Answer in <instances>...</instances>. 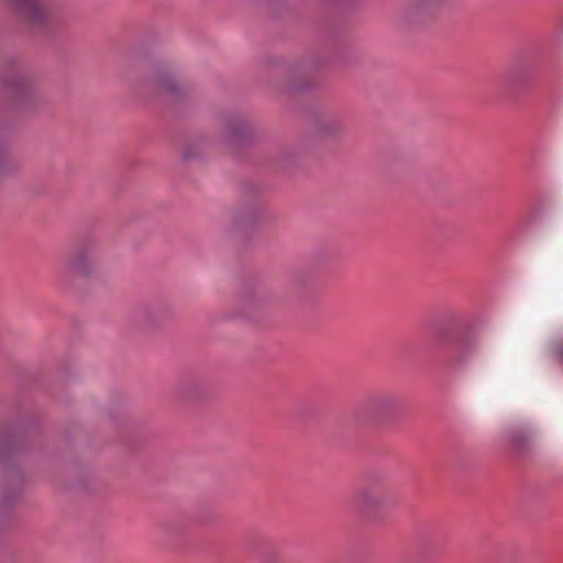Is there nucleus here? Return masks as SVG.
<instances>
[{
	"instance_id": "nucleus-1",
	"label": "nucleus",
	"mask_w": 563,
	"mask_h": 563,
	"mask_svg": "<svg viewBox=\"0 0 563 563\" xmlns=\"http://www.w3.org/2000/svg\"><path fill=\"white\" fill-rule=\"evenodd\" d=\"M27 448V440L19 430H0V526L5 523L18 504L23 474L18 456Z\"/></svg>"
},
{
	"instance_id": "nucleus-2",
	"label": "nucleus",
	"mask_w": 563,
	"mask_h": 563,
	"mask_svg": "<svg viewBox=\"0 0 563 563\" xmlns=\"http://www.w3.org/2000/svg\"><path fill=\"white\" fill-rule=\"evenodd\" d=\"M3 101L7 107L30 111L42 101L37 81L26 74H12L3 82Z\"/></svg>"
},
{
	"instance_id": "nucleus-3",
	"label": "nucleus",
	"mask_w": 563,
	"mask_h": 563,
	"mask_svg": "<svg viewBox=\"0 0 563 563\" xmlns=\"http://www.w3.org/2000/svg\"><path fill=\"white\" fill-rule=\"evenodd\" d=\"M98 241L93 236L78 240L63 260L65 274L82 279H91L97 274L96 253Z\"/></svg>"
},
{
	"instance_id": "nucleus-4",
	"label": "nucleus",
	"mask_w": 563,
	"mask_h": 563,
	"mask_svg": "<svg viewBox=\"0 0 563 563\" xmlns=\"http://www.w3.org/2000/svg\"><path fill=\"white\" fill-rule=\"evenodd\" d=\"M385 482L384 473L378 471L367 473L364 485L355 492L354 496V504L360 511L368 515L388 506L390 496L383 489Z\"/></svg>"
},
{
	"instance_id": "nucleus-5",
	"label": "nucleus",
	"mask_w": 563,
	"mask_h": 563,
	"mask_svg": "<svg viewBox=\"0 0 563 563\" xmlns=\"http://www.w3.org/2000/svg\"><path fill=\"white\" fill-rule=\"evenodd\" d=\"M173 394L176 400L191 407L209 404L216 396L210 380L199 375H190L179 380L175 385Z\"/></svg>"
},
{
	"instance_id": "nucleus-6",
	"label": "nucleus",
	"mask_w": 563,
	"mask_h": 563,
	"mask_svg": "<svg viewBox=\"0 0 563 563\" xmlns=\"http://www.w3.org/2000/svg\"><path fill=\"white\" fill-rule=\"evenodd\" d=\"M312 73L311 62L298 60L290 64L286 70V79L280 86V92L295 97L314 90L319 86V81L312 76Z\"/></svg>"
},
{
	"instance_id": "nucleus-7",
	"label": "nucleus",
	"mask_w": 563,
	"mask_h": 563,
	"mask_svg": "<svg viewBox=\"0 0 563 563\" xmlns=\"http://www.w3.org/2000/svg\"><path fill=\"white\" fill-rule=\"evenodd\" d=\"M223 142L232 150L251 142L254 135L251 121L239 112H224L219 117Z\"/></svg>"
},
{
	"instance_id": "nucleus-8",
	"label": "nucleus",
	"mask_w": 563,
	"mask_h": 563,
	"mask_svg": "<svg viewBox=\"0 0 563 563\" xmlns=\"http://www.w3.org/2000/svg\"><path fill=\"white\" fill-rule=\"evenodd\" d=\"M271 300L265 285L260 280H247L238 294V312L235 316L252 319Z\"/></svg>"
},
{
	"instance_id": "nucleus-9",
	"label": "nucleus",
	"mask_w": 563,
	"mask_h": 563,
	"mask_svg": "<svg viewBox=\"0 0 563 563\" xmlns=\"http://www.w3.org/2000/svg\"><path fill=\"white\" fill-rule=\"evenodd\" d=\"M152 85L155 91L168 101H179L194 90V86L187 81L180 80L167 68H158L152 78Z\"/></svg>"
},
{
	"instance_id": "nucleus-10",
	"label": "nucleus",
	"mask_w": 563,
	"mask_h": 563,
	"mask_svg": "<svg viewBox=\"0 0 563 563\" xmlns=\"http://www.w3.org/2000/svg\"><path fill=\"white\" fill-rule=\"evenodd\" d=\"M400 411L397 398L390 395L371 397L363 407V412L372 424H388Z\"/></svg>"
},
{
	"instance_id": "nucleus-11",
	"label": "nucleus",
	"mask_w": 563,
	"mask_h": 563,
	"mask_svg": "<svg viewBox=\"0 0 563 563\" xmlns=\"http://www.w3.org/2000/svg\"><path fill=\"white\" fill-rule=\"evenodd\" d=\"M21 20L32 27H40L52 21L49 0H9Z\"/></svg>"
},
{
	"instance_id": "nucleus-12",
	"label": "nucleus",
	"mask_w": 563,
	"mask_h": 563,
	"mask_svg": "<svg viewBox=\"0 0 563 563\" xmlns=\"http://www.w3.org/2000/svg\"><path fill=\"white\" fill-rule=\"evenodd\" d=\"M312 126L321 140H339L345 133L344 117L330 109H320L313 114Z\"/></svg>"
},
{
	"instance_id": "nucleus-13",
	"label": "nucleus",
	"mask_w": 563,
	"mask_h": 563,
	"mask_svg": "<svg viewBox=\"0 0 563 563\" xmlns=\"http://www.w3.org/2000/svg\"><path fill=\"white\" fill-rule=\"evenodd\" d=\"M443 0H406L401 15L409 25H417L427 21Z\"/></svg>"
},
{
	"instance_id": "nucleus-14",
	"label": "nucleus",
	"mask_w": 563,
	"mask_h": 563,
	"mask_svg": "<svg viewBox=\"0 0 563 563\" xmlns=\"http://www.w3.org/2000/svg\"><path fill=\"white\" fill-rule=\"evenodd\" d=\"M301 157L302 150L299 145H283L272 155L271 163L277 172L289 173L299 165Z\"/></svg>"
},
{
	"instance_id": "nucleus-15",
	"label": "nucleus",
	"mask_w": 563,
	"mask_h": 563,
	"mask_svg": "<svg viewBox=\"0 0 563 563\" xmlns=\"http://www.w3.org/2000/svg\"><path fill=\"white\" fill-rule=\"evenodd\" d=\"M235 221L241 227H253L267 222L268 217L261 205H251L240 209L235 213Z\"/></svg>"
},
{
	"instance_id": "nucleus-16",
	"label": "nucleus",
	"mask_w": 563,
	"mask_h": 563,
	"mask_svg": "<svg viewBox=\"0 0 563 563\" xmlns=\"http://www.w3.org/2000/svg\"><path fill=\"white\" fill-rule=\"evenodd\" d=\"M21 164L14 156L11 147L0 141V179L14 175L20 170Z\"/></svg>"
},
{
	"instance_id": "nucleus-17",
	"label": "nucleus",
	"mask_w": 563,
	"mask_h": 563,
	"mask_svg": "<svg viewBox=\"0 0 563 563\" xmlns=\"http://www.w3.org/2000/svg\"><path fill=\"white\" fill-rule=\"evenodd\" d=\"M530 443V435L526 430L516 428L509 432V444L516 454L525 455L528 453Z\"/></svg>"
},
{
	"instance_id": "nucleus-18",
	"label": "nucleus",
	"mask_w": 563,
	"mask_h": 563,
	"mask_svg": "<svg viewBox=\"0 0 563 563\" xmlns=\"http://www.w3.org/2000/svg\"><path fill=\"white\" fill-rule=\"evenodd\" d=\"M262 563H286L277 548H266L261 553Z\"/></svg>"
},
{
	"instance_id": "nucleus-19",
	"label": "nucleus",
	"mask_w": 563,
	"mask_h": 563,
	"mask_svg": "<svg viewBox=\"0 0 563 563\" xmlns=\"http://www.w3.org/2000/svg\"><path fill=\"white\" fill-rule=\"evenodd\" d=\"M141 318L144 327L146 328L161 324V321L156 318V311L154 309H144L142 311Z\"/></svg>"
},
{
	"instance_id": "nucleus-20",
	"label": "nucleus",
	"mask_w": 563,
	"mask_h": 563,
	"mask_svg": "<svg viewBox=\"0 0 563 563\" xmlns=\"http://www.w3.org/2000/svg\"><path fill=\"white\" fill-rule=\"evenodd\" d=\"M553 352H554L555 358L559 362L563 363V341H560L554 344Z\"/></svg>"
},
{
	"instance_id": "nucleus-21",
	"label": "nucleus",
	"mask_w": 563,
	"mask_h": 563,
	"mask_svg": "<svg viewBox=\"0 0 563 563\" xmlns=\"http://www.w3.org/2000/svg\"><path fill=\"white\" fill-rule=\"evenodd\" d=\"M183 156H184V158H185V159H189V158L192 156V154H191V153L189 152V150H188V146H186V147L184 148V151H183Z\"/></svg>"
},
{
	"instance_id": "nucleus-22",
	"label": "nucleus",
	"mask_w": 563,
	"mask_h": 563,
	"mask_svg": "<svg viewBox=\"0 0 563 563\" xmlns=\"http://www.w3.org/2000/svg\"><path fill=\"white\" fill-rule=\"evenodd\" d=\"M89 476V473H86V477L84 479V484L86 483L87 477Z\"/></svg>"
}]
</instances>
